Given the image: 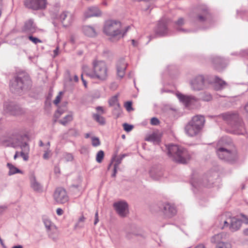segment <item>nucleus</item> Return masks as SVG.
I'll return each mask as SVG.
<instances>
[{
	"label": "nucleus",
	"mask_w": 248,
	"mask_h": 248,
	"mask_svg": "<svg viewBox=\"0 0 248 248\" xmlns=\"http://www.w3.org/2000/svg\"><path fill=\"white\" fill-rule=\"evenodd\" d=\"M216 153L220 159L229 164H234L237 161V152L231 140L226 138L218 141Z\"/></svg>",
	"instance_id": "obj_1"
},
{
	"label": "nucleus",
	"mask_w": 248,
	"mask_h": 248,
	"mask_svg": "<svg viewBox=\"0 0 248 248\" xmlns=\"http://www.w3.org/2000/svg\"><path fill=\"white\" fill-rule=\"evenodd\" d=\"M232 128V132L237 135L243 134L245 132L244 124L236 112H227L218 115Z\"/></svg>",
	"instance_id": "obj_2"
},
{
	"label": "nucleus",
	"mask_w": 248,
	"mask_h": 248,
	"mask_svg": "<svg viewBox=\"0 0 248 248\" xmlns=\"http://www.w3.org/2000/svg\"><path fill=\"white\" fill-rule=\"evenodd\" d=\"M84 73L92 78L105 80L108 77V67L103 61H94L93 62V71H90L87 66L83 67Z\"/></svg>",
	"instance_id": "obj_3"
},
{
	"label": "nucleus",
	"mask_w": 248,
	"mask_h": 248,
	"mask_svg": "<svg viewBox=\"0 0 248 248\" xmlns=\"http://www.w3.org/2000/svg\"><path fill=\"white\" fill-rule=\"evenodd\" d=\"M168 155L178 163L186 164L190 159V155L184 148L177 145L171 144L167 147Z\"/></svg>",
	"instance_id": "obj_4"
},
{
	"label": "nucleus",
	"mask_w": 248,
	"mask_h": 248,
	"mask_svg": "<svg viewBox=\"0 0 248 248\" xmlns=\"http://www.w3.org/2000/svg\"><path fill=\"white\" fill-rule=\"evenodd\" d=\"M121 23L115 20H108L105 25V33L111 37V39L118 40L124 37L126 32L130 29V26L126 27L125 31L122 32L120 30Z\"/></svg>",
	"instance_id": "obj_5"
},
{
	"label": "nucleus",
	"mask_w": 248,
	"mask_h": 248,
	"mask_svg": "<svg viewBox=\"0 0 248 248\" xmlns=\"http://www.w3.org/2000/svg\"><path fill=\"white\" fill-rule=\"evenodd\" d=\"M205 122L204 117L202 115L194 116L191 120L185 126V131L189 137L197 135L201 131Z\"/></svg>",
	"instance_id": "obj_6"
},
{
	"label": "nucleus",
	"mask_w": 248,
	"mask_h": 248,
	"mask_svg": "<svg viewBox=\"0 0 248 248\" xmlns=\"http://www.w3.org/2000/svg\"><path fill=\"white\" fill-rule=\"evenodd\" d=\"M31 80L27 75L18 76L11 80L10 90L12 93L20 94L25 89H27L31 85Z\"/></svg>",
	"instance_id": "obj_7"
},
{
	"label": "nucleus",
	"mask_w": 248,
	"mask_h": 248,
	"mask_svg": "<svg viewBox=\"0 0 248 248\" xmlns=\"http://www.w3.org/2000/svg\"><path fill=\"white\" fill-rule=\"evenodd\" d=\"M156 212L162 213L166 217L170 218L175 216L177 211L175 207L170 203L160 202L155 206Z\"/></svg>",
	"instance_id": "obj_8"
},
{
	"label": "nucleus",
	"mask_w": 248,
	"mask_h": 248,
	"mask_svg": "<svg viewBox=\"0 0 248 248\" xmlns=\"http://www.w3.org/2000/svg\"><path fill=\"white\" fill-rule=\"evenodd\" d=\"M3 113L8 115H19L23 113L22 109L12 102H5L3 104Z\"/></svg>",
	"instance_id": "obj_9"
},
{
	"label": "nucleus",
	"mask_w": 248,
	"mask_h": 248,
	"mask_svg": "<svg viewBox=\"0 0 248 248\" xmlns=\"http://www.w3.org/2000/svg\"><path fill=\"white\" fill-rule=\"evenodd\" d=\"M190 85L192 90L199 91L206 88L207 81L202 75H197L190 80Z\"/></svg>",
	"instance_id": "obj_10"
},
{
	"label": "nucleus",
	"mask_w": 248,
	"mask_h": 248,
	"mask_svg": "<svg viewBox=\"0 0 248 248\" xmlns=\"http://www.w3.org/2000/svg\"><path fill=\"white\" fill-rule=\"evenodd\" d=\"M46 4V0H25L24 5L26 7L37 10L44 9Z\"/></svg>",
	"instance_id": "obj_11"
},
{
	"label": "nucleus",
	"mask_w": 248,
	"mask_h": 248,
	"mask_svg": "<svg viewBox=\"0 0 248 248\" xmlns=\"http://www.w3.org/2000/svg\"><path fill=\"white\" fill-rule=\"evenodd\" d=\"M54 199L58 203L63 204L68 201V196L64 189L62 187L57 188L54 193Z\"/></svg>",
	"instance_id": "obj_12"
},
{
	"label": "nucleus",
	"mask_w": 248,
	"mask_h": 248,
	"mask_svg": "<svg viewBox=\"0 0 248 248\" xmlns=\"http://www.w3.org/2000/svg\"><path fill=\"white\" fill-rule=\"evenodd\" d=\"M59 19L63 27H66L70 26L74 20L73 14L68 11H64L60 15Z\"/></svg>",
	"instance_id": "obj_13"
},
{
	"label": "nucleus",
	"mask_w": 248,
	"mask_h": 248,
	"mask_svg": "<svg viewBox=\"0 0 248 248\" xmlns=\"http://www.w3.org/2000/svg\"><path fill=\"white\" fill-rule=\"evenodd\" d=\"M113 206L117 213L121 217H125L128 213V204L126 202H115Z\"/></svg>",
	"instance_id": "obj_14"
},
{
	"label": "nucleus",
	"mask_w": 248,
	"mask_h": 248,
	"mask_svg": "<svg viewBox=\"0 0 248 248\" xmlns=\"http://www.w3.org/2000/svg\"><path fill=\"white\" fill-rule=\"evenodd\" d=\"M177 96L186 107H189L197 101V98L192 95H186L179 93L177 94Z\"/></svg>",
	"instance_id": "obj_15"
},
{
	"label": "nucleus",
	"mask_w": 248,
	"mask_h": 248,
	"mask_svg": "<svg viewBox=\"0 0 248 248\" xmlns=\"http://www.w3.org/2000/svg\"><path fill=\"white\" fill-rule=\"evenodd\" d=\"M102 14L101 11L96 6L89 7L84 13L85 18H90L93 16H100Z\"/></svg>",
	"instance_id": "obj_16"
},
{
	"label": "nucleus",
	"mask_w": 248,
	"mask_h": 248,
	"mask_svg": "<svg viewBox=\"0 0 248 248\" xmlns=\"http://www.w3.org/2000/svg\"><path fill=\"white\" fill-rule=\"evenodd\" d=\"M155 31L157 35L160 36L167 35L168 33V29L166 22L164 20L159 21Z\"/></svg>",
	"instance_id": "obj_17"
},
{
	"label": "nucleus",
	"mask_w": 248,
	"mask_h": 248,
	"mask_svg": "<svg viewBox=\"0 0 248 248\" xmlns=\"http://www.w3.org/2000/svg\"><path fill=\"white\" fill-rule=\"evenodd\" d=\"M10 144L11 146L15 148L19 147L20 149L25 144H28L26 142L23 141V137L20 135L14 137L10 141Z\"/></svg>",
	"instance_id": "obj_18"
},
{
	"label": "nucleus",
	"mask_w": 248,
	"mask_h": 248,
	"mask_svg": "<svg viewBox=\"0 0 248 248\" xmlns=\"http://www.w3.org/2000/svg\"><path fill=\"white\" fill-rule=\"evenodd\" d=\"M127 64L124 59L119 60L116 64L117 76L121 78H123L125 75V70L126 68Z\"/></svg>",
	"instance_id": "obj_19"
},
{
	"label": "nucleus",
	"mask_w": 248,
	"mask_h": 248,
	"mask_svg": "<svg viewBox=\"0 0 248 248\" xmlns=\"http://www.w3.org/2000/svg\"><path fill=\"white\" fill-rule=\"evenodd\" d=\"M213 62L215 68L220 71L224 68L226 66V61L220 57H216L213 60Z\"/></svg>",
	"instance_id": "obj_20"
},
{
	"label": "nucleus",
	"mask_w": 248,
	"mask_h": 248,
	"mask_svg": "<svg viewBox=\"0 0 248 248\" xmlns=\"http://www.w3.org/2000/svg\"><path fill=\"white\" fill-rule=\"evenodd\" d=\"M31 186L34 191L37 192H41L43 191V186L40 183H39L34 174H32L30 177Z\"/></svg>",
	"instance_id": "obj_21"
},
{
	"label": "nucleus",
	"mask_w": 248,
	"mask_h": 248,
	"mask_svg": "<svg viewBox=\"0 0 248 248\" xmlns=\"http://www.w3.org/2000/svg\"><path fill=\"white\" fill-rule=\"evenodd\" d=\"M229 229L232 232H235L239 230L241 226V221L235 217H231Z\"/></svg>",
	"instance_id": "obj_22"
},
{
	"label": "nucleus",
	"mask_w": 248,
	"mask_h": 248,
	"mask_svg": "<svg viewBox=\"0 0 248 248\" xmlns=\"http://www.w3.org/2000/svg\"><path fill=\"white\" fill-rule=\"evenodd\" d=\"M149 173L151 178L155 180H159L163 175V170L161 168H153Z\"/></svg>",
	"instance_id": "obj_23"
},
{
	"label": "nucleus",
	"mask_w": 248,
	"mask_h": 248,
	"mask_svg": "<svg viewBox=\"0 0 248 248\" xmlns=\"http://www.w3.org/2000/svg\"><path fill=\"white\" fill-rule=\"evenodd\" d=\"M23 31L28 33H33L35 31L36 27L32 19H29L24 24L23 28Z\"/></svg>",
	"instance_id": "obj_24"
},
{
	"label": "nucleus",
	"mask_w": 248,
	"mask_h": 248,
	"mask_svg": "<svg viewBox=\"0 0 248 248\" xmlns=\"http://www.w3.org/2000/svg\"><path fill=\"white\" fill-rule=\"evenodd\" d=\"M227 86V83L219 77H215L214 89L217 91L221 90Z\"/></svg>",
	"instance_id": "obj_25"
},
{
	"label": "nucleus",
	"mask_w": 248,
	"mask_h": 248,
	"mask_svg": "<svg viewBox=\"0 0 248 248\" xmlns=\"http://www.w3.org/2000/svg\"><path fill=\"white\" fill-rule=\"evenodd\" d=\"M83 33L89 37H94L96 35V32L94 28L92 26L85 25L82 28Z\"/></svg>",
	"instance_id": "obj_26"
},
{
	"label": "nucleus",
	"mask_w": 248,
	"mask_h": 248,
	"mask_svg": "<svg viewBox=\"0 0 248 248\" xmlns=\"http://www.w3.org/2000/svg\"><path fill=\"white\" fill-rule=\"evenodd\" d=\"M21 151L20 153V155L23 158L24 161H28L29 159V153L30 152V147L28 144H25L22 146Z\"/></svg>",
	"instance_id": "obj_27"
},
{
	"label": "nucleus",
	"mask_w": 248,
	"mask_h": 248,
	"mask_svg": "<svg viewBox=\"0 0 248 248\" xmlns=\"http://www.w3.org/2000/svg\"><path fill=\"white\" fill-rule=\"evenodd\" d=\"M208 15V11L206 7H203L201 9L200 13L198 15L197 18V20L200 22L204 21L207 17Z\"/></svg>",
	"instance_id": "obj_28"
},
{
	"label": "nucleus",
	"mask_w": 248,
	"mask_h": 248,
	"mask_svg": "<svg viewBox=\"0 0 248 248\" xmlns=\"http://www.w3.org/2000/svg\"><path fill=\"white\" fill-rule=\"evenodd\" d=\"M49 238L54 241H56L59 238V232L56 227L53 228L47 232Z\"/></svg>",
	"instance_id": "obj_29"
},
{
	"label": "nucleus",
	"mask_w": 248,
	"mask_h": 248,
	"mask_svg": "<svg viewBox=\"0 0 248 248\" xmlns=\"http://www.w3.org/2000/svg\"><path fill=\"white\" fill-rule=\"evenodd\" d=\"M146 140L153 142L154 144H158L160 141V138L155 133H153L146 138Z\"/></svg>",
	"instance_id": "obj_30"
},
{
	"label": "nucleus",
	"mask_w": 248,
	"mask_h": 248,
	"mask_svg": "<svg viewBox=\"0 0 248 248\" xmlns=\"http://www.w3.org/2000/svg\"><path fill=\"white\" fill-rule=\"evenodd\" d=\"M109 104L110 106H114L115 109L118 111L120 110V106L118 103V97L117 95L112 97L109 100Z\"/></svg>",
	"instance_id": "obj_31"
},
{
	"label": "nucleus",
	"mask_w": 248,
	"mask_h": 248,
	"mask_svg": "<svg viewBox=\"0 0 248 248\" xmlns=\"http://www.w3.org/2000/svg\"><path fill=\"white\" fill-rule=\"evenodd\" d=\"M7 166L9 169V171L8 172L9 175H12L15 174L17 173H22V172L21 170L13 165L12 164L8 163L7 164Z\"/></svg>",
	"instance_id": "obj_32"
},
{
	"label": "nucleus",
	"mask_w": 248,
	"mask_h": 248,
	"mask_svg": "<svg viewBox=\"0 0 248 248\" xmlns=\"http://www.w3.org/2000/svg\"><path fill=\"white\" fill-rule=\"evenodd\" d=\"M224 234L222 233H218L213 236L211 239V242L213 243H217L221 242L220 240L222 239Z\"/></svg>",
	"instance_id": "obj_33"
},
{
	"label": "nucleus",
	"mask_w": 248,
	"mask_h": 248,
	"mask_svg": "<svg viewBox=\"0 0 248 248\" xmlns=\"http://www.w3.org/2000/svg\"><path fill=\"white\" fill-rule=\"evenodd\" d=\"M73 119L72 116L70 114L66 115L63 119L59 121V123L63 125H65L67 123L71 121Z\"/></svg>",
	"instance_id": "obj_34"
},
{
	"label": "nucleus",
	"mask_w": 248,
	"mask_h": 248,
	"mask_svg": "<svg viewBox=\"0 0 248 248\" xmlns=\"http://www.w3.org/2000/svg\"><path fill=\"white\" fill-rule=\"evenodd\" d=\"M93 118L100 124L103 125L105 124V120L104 118L98 114H94L93 115Z\"/></svg>",
	"instance_id": "obj_35"
},
{
	"label": "nucleus",
	"mask_w": 248,
	"mask_h": 248,
	"mask_svg": "<svg viewBox=\"0 0 248 248\" xmlns=\"http://www.w3.org/2000/svg\"><path fill=\"white\" fill-rule=\"evenodd\" d=\"M43 222H44V224L46 229L47 230V232L48 231H49L50 230L52 229L53 228V227H55L54 225L52 224V223L50 221V220L47 218H44Z\"/></svg>",
	"instance_id": "obj_36"
},
{
	"label": "nucleus",
	"mask_w": 248,
	"mask_h": 248,
	"mask_svg": "<svg viewBox=\"0 0 248 248\" xmlns=\"http://www.w3.org/2000/svg\"><path fill=\"white\" fill-rule=\"evenodd\" d=\"M104 156V153L103 151L100 150L98 152L96 156V160L98 163H101Z\"/></svg>",
	"instance_id": "obj_37"
},
{
	"label": "nucleus",
	"mask_w": 248,
	"mask_h": 248,
	"mask_svg": "<svg viewBox=\"0 0 248 248\" xmlns=\"http://www.w3.org/2000/svg\"><path fill=\"white\" fill-rule=\"evenodd\" d=\"M216 248H232V246L230 243L222 242L218 243Z\"/></svg>",
	"instance_id": "obj_38"
},
{
	"label": "nucleus",
	"mask_w": 248,
	"mask_h": 248,
	"mask_svg": "<svg viewBox=\"0 0 248 248\" xmlns=\"http://www.w3.org/2000/svg\"><path fill=\"white\" fill-rule=\"evenodd\" d=\"M68 134L70 136H73V137H78L79 136V133L77 129H75V128H71L69 130V131L68 132Z\"/></svg>",
	"instance_id": "obj_39"
},
{
	"label": "nucleus",
	"mask_w": 248,
	"mask_h": 248,
	"mask_svg": "<svg viewBox=\"0 0 248 248\" xmlns=\"http://www.w3.org/2000/svg\"><path fill=\"white\" fill-rule=\"evenodd\" d=\"M127 156L126 154H123L118 156L115 160V163L114 165L119 166V165L121 164L122 160L123 159L124 157Z\"/></svg>",
	"instance_id": "obj_40"
},
{
	"label": "nucleus",
	"mask_w": 248,
	"mask_h": 248,
	"mask_svg": "<svg viewBox=\"0 0 248 248\" xmlns=\"http://www.w3.org/2000/svg\"><path fill=\"white\" fill-rule=\"evenodd\" d=\"M63 158L66 161L68 162L72 161L74 159V157L72 154L66 153L63 154Z\"/></svg>",
	"instance_id": "obj_41"
},
{
	"label": "nucleus",
	"mask_w": 248,
	"mask_h": 248,
	"mask_svg": "<svg viewBox=\"0 0 248 248\" xmlns=\"http://www.w3.org/2000/svg\"><path fill=\"white\" fill-rule=\"evenodd\" d=\"M92 144L94 147H97L100 144L99 139L97 137H93L92 138Z\"/></svg>",
	"instance_id": "obj_42"
},
{
	"label": "nucleus",
	"mask_w": 248,
	"mask_h": 248,
	"mask_svg": "<svg viewBox=\"0 0 248 248\" xmlns=\"http://www.w3.org/2000/svg\"><path fill=\"white\" fill-rule=\"evenodd\" d=\"M123 126L124 129L127 132H130L133 128V126L132 125L129 124L127 123H124L123 124Z\"/></svg>",
	"instance_id": "obj_43"
},
{
	"label": "nucleus",
	"mask_w": 248,
	"mask_h": 248,
	"mask_svg": "<svg viewBox=\"0 0 248 248\" xmlns=\"http://www.w3.org/2000/svg\"><path fill=\"white\" fill-rule=\"evenodd\" d=\"M231 219V217H230L227 219H225L223 220V226L221 227L222 229H224L226 227H229L230 225V220Z\"/></svg>",
	"instance_id": "obj_44"
},
{
	"label": "nucleus",
	"mask_w": 248,
	"mask_h": 248,
	"mask_svg": "<svg viewBox=\"0 0 248 248\" xmlns=\"http://www.w3.org/2000/svg\"><path fill=\"white\" fill-rule=\"evenodd\" d=\"M28 38H29V40L30 41L32 42L35 44H37L38 43H41L42 42L41 40H40L39 39H38V38L33 37L32 35H30L28 37Z\"/></svg>",
	"instance_id": "obj_45"
},
{
	"label": "nucleus",
	"mask_w": 248,
	"mask_h": 248,
	"mask_svg": "<svg viewBox=\"0 0 248 248\" xmlns=\"http://www.w3.org/2000/svg\"><path fill=\"white\" fill-rule=\"evenodd\" d=\"M207 181H208L209 182V183L208 184L206 181H204L203 182L202 185L204 186L210 187L212 186V185L213 184V182H212V180H210V179H208L207 180Z\"/></svg>",
	"instance_id": "obj_46"
},
{
	"label": "nucleus",
	"mask_w": 248,
	"mask_h": 248,
	"mask_svg": "<svg viewBox=\"0 0 248 248\" xmlns=\"http://www.w3.org/2000/svg\"><path fill=\"white\" fill-rule=\"evenodd\" d=\"M151 124L152 125H156L159 124V121L157 118L154 117L151 120Z\"/></svg>",
	"instance_id": "obj_47"
},
{
	"label": "nucleus",
	"mask_w": 248,
	"mask_h": 248,
	"mask_svg": "<svg viewBox=\"0 0 248 248\" xmlns=\"http://www.w3.org/2000/svg\"><path fill=\"white\" fill-rule=\"evenodd\" d=\"M175 24L179 26L183 25L185 24V20L183 18L180 17L175 22Z\"/></svg>",
	"instance_id": "obj_48"
},
{
	"label": "nucleus",
	"mask_w": 248,
	"mask_h": 248,
	"mask_svg": "<svg viewBox=\"0 0 248 248\" xmlns=\"http://www.w3.org/2000/svg\"><path fill=\"white\" fill-rule=\"evenodd\" d=\"M125 107L127 111H130L133 109L132 108V102H127L125 104Z\"/></svg>",
	"instance_id": "obj_49"
},
{
	"label": "nucleus",
	"mask_w": 248,
	"mask_h": 248,
	"mask_svg": "<svg viewBox=\"0 0 248 248\" xmlns=\"http://www.w3.org/2000/svg\"><path fill=\"white\" fill-rule=\"evenodd\" d=\"M61 92L60 93V94H61ZM60 100H61V96H60V95H58L56 96V98L55 99V100H54L53 102H54V104H55V105H57L59 103V102H60Z\"/></svg>",
	"instance_id": "obj_50"
},
{
	"label": "nucleus",
	"mask_w": 248,
	"mask_h": 248,
	"mask_svg": "<svg viewBox=\"0 0 248 248\" xmlns=\"http://www.w3.org/2000/svg\"><path fill=\"white\" fill-rule=\"evenodd\" d=\"M99 221L98 219V211H96L95 214V219L94 221V225H96Z\"/></svg>",
	"instance_id": "obj_51"
},
{
	"label": "nucleus",
	"mask_w": 248,
	"mask_h": 248,
	"mask_svg": "<svg viewBox=\"0 0 248 248\" xmlns=\"http://www.w3.org/2000/svg\"><path fill=\"white\" fill-rule=\"evenodd\" d=\"M63 113V111L61 109H59L57 110V113L55 114V116L57 118L59 117Z\"/></svg>",
	"instance_id": "obj_52"
},
{
	"label": "nucleus",
	"mask_w": 248,
	"mask_h": 248,
	"mask_svg": "<svg viewBox=\"0 0 248 248\" xmlns=\"http://www.w3.org/2000/svg\"><path fill=\"white\" fill-rule=\"evenodd\" d=\"M96 109L98 112H100L101 114H103L104 113L103 108L102 107H97Z\"/></svg>",
	"instance_id": "obj_53"
},
{
	"label": "nucleus",
	"mask_w": 248,
	"mask_h": 248,
	"mask_svg": "<svg viewBox=\"0 0 248 248\" xmlns=\"http://www.w3.org/2000/svg\"><path fill=\"white\" fill-rule=\"evenodd\" d=\"M6 209V206H0V215L3 214V213L5 211Z\"/></svg>",
	"instance_id": "obj_54"
},
{
	"label": "nucleus",
	"mask_w": 248,
	"mask_h": 248,
	"mask_svg": "<svg viewBox=\"0 0 248 248\" xmlns=\"http://www.w3.org/2000/svg\"><path fill=\"white\" fill-rule=\"evenodd\" d=\"M56 212L58 215L61 216L63 214V211L61 208H58L56 210Z\"/></svg>",
	"instance_id": "obj_55"
},
{
	"label": "nucleus",
	"mask_w": 248,
	"mask_h": 248,
	"mask_svg": "<svg viewBox=\"0 0 248 248\" xmlns=\"http://www.w3.org/2000/svg\"><path fill=\"white\" fill-rule=\"evenodd\" d=\"M244 110L245 111L246 115L247 117L248 118V102L245 106Z\"/></svg>",
	"instance_id": "obj_56"
},
{
	"label": "nucleus",
	"mask_w": 248,
	"mask_h": 248,
	"mask_svg": "<svg viewBox=\"0 0 248 248\" xmlns=\"http://www.w3.org/2000/svg\"><path fill=\"white\" fill-rule=\"evenodd\" d=\"M117 167H118V166L114 165L113 173H112V174L111 175V176L112 177H114L116 176V172H117Z\"/></svg>",
	"instance_id": "obj_57"
},
{
	"label": "nucleus",
	"mask_w": 248,
	"mask_h": 248,
	"mask_svg": "<svg viewBox=\"0 0 248 248\" xmlns=\"http://www.w3.org/2000/svg\"><path fill=\"white\" fill-rule=\"evenodd\" d=\"M81 80L82 81V82L83 83V85L84 86H85V88L87 87V82L86 81V80L83 78V75L82 74L81 76Z\"/></svg>",
	"instance_id": "obj_58"
},
{
	"label": "nucleus",
	"mask_w": 248,
	"mask_h": 248,
	"mask_svg": "<svg viewBox=\"0 0 248 248\" xmlns=\"http://www.w3.org/2000/svg\"><path fill=\"white\" fill-rule=\"evenodd\" d=\"M49 154L47 152H46L44 155H43V158L45 159H48L49 158Z\"/></svg>",
	"instance_id": "obj_59"
},
{
	"label": "nucleus",
	"mask_w": 248,
	"mask_h": 248,
	"mask_svg": "<svg viewBox=\"0 0 248 248\" xmlns=\"http://www.w3.org/2000/svg\"><path fill=\"white\" fill-rule=\"evenodd\" d=\"M3 0H0V16H1V10L3 7Z\"/></svg>",
	"instance_id": "obj_60"
},
{
	"label": "nucleus",
	"mask_w": 248,
	"mask_h": 248,
	"mask_svg": "<svg viewBox=\"0 0 248 248\" xmlns=\"http://www.w3.org/2000/svg\"><path fill=\"white\" fill-rule=\"evenodd\" d=\"M176 30L178 31H184L185 32H188V31L186 30H185V29H182V28H181L180 27H177L176 28Z\"/></svg>",
	"instance_id": "obj_61"
},
{
	"label": "nucleus",
	"mask_w": 248,
	"mask_h": 248,
	"mask_svg": "<svg viewBox=\"0 0 248 248\" xmlns=\"http://www.w3.org/2000/svg\"><path fill=\"white\" fill-rule=\"evenodd\" d=\"M195 248H205V247L203 244H201L197 246Z\"/></svg>",
	"instance_id": "obj_62"
},
{
	"label": "nucleus",
	"mask_w": 248,
	"mask_h": 248,
	"mask_svg": "<svg viewBox=\"0 0 248 248\" xmlns=\"http://www.w3.org/2000/svg\"><path fill=\"white\" fill-rule=\"evenodd\" d=\"M243 232L245 235H248V228L245 229L243 231Z\"/></svg>",
	"instance_id": "obj_63"
},
{
	"label": "nucleus",
	"mask_w": 248,
	"mask_h": 248,
	"mask_svg": "<svg viewBox=\"0 0 248 248\" xmlns=\"http://www.w3.org/2000/svg\"><path fill=\"white\" fill-rule=\"evenodd\" d=\"M12 248H23V247L21 245H16L13 247Z\"/></svg>",
	"instance_id": "obj_64"
}]
</instances>
